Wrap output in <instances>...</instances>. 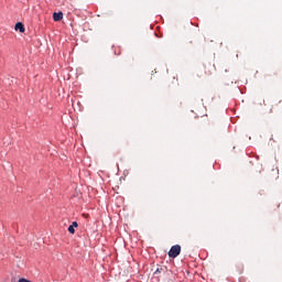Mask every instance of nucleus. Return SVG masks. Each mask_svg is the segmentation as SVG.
Listing matches in <instances>:
<instances>
[{
    "label": "nucleus",
    "instance_id": "5",
    "mask_svg": "<svg viewBox=\"0 0 282 282\" xmlns=\"http://www.w3.org/2000/svg\"><path fill=\"white\" fill-rule=\"evenodd\" d=\"M70 226H73V228H78V223L73 221V224Z\"/></svg>",
    "mask_w": 282,
    "mask_h": 282
},
{
    "label": "nucleus",
    "instance_id": "4",
    "mask_svg": "<svg viewBox=\"0 0 282 282\" xmlns=\"http://www.w3.org/2000/svg\"><path fill=\"white\" fill-rule=\"evenodd\" d=\"M68 232H70V235H74V232H76V229H74V226H69L68 227Z\"/></svg>",
    "mask_w": 282,
    "mask_h": 282
},
{
    "label": "nucleus",
    "instance_id": "2",
    "mask_svg": "<svg viewBox=\"0 0 282 282\" xmlns=\"http://www.w3.org/2000/svg\"><path fill=\"white\" fill-rule=\"evenodd\" d=\"M53 21H63V12H54Z\"/></svg>",
    "mask_w": 282,
    "mask_h": 282
},
{
    "label": "nucleus",
    "instance_id": "1",
    "mask_svg": "<svg viewBox=\"0 0 282 282\" xmlns=\"http://www.w3.org/2000/svg\"><path fill=\"white\" fill-rule=\"evenodd\" d=\"M180 252H182V247L180 245H174L169 251V257L171 259H176V257H180Z\"/></svg>",
    "mask_w": 282,
    "mask_h": 282
},
{
    "label": "nucleus",
    "instance_id": "3",
    "mask_svg": "<svg viewBox=\"0 0 282 282\" xmlns=\"http://www.w3.org/2000/svg\"><path fill=\"white\" fill-rule=\"evenodd\" d=\"M15 30L17 32H21V34H23V32H25V26L21 22H18L15 24Z\"/></svg>",
    "mask_w": 282,
    "mask_h": 282
}]
</instances>
